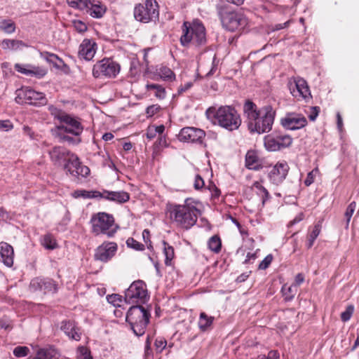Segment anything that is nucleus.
Here are the masks:
<instances>
[{
    "label": "nucleus",
    "instance_id": "obj_59",
    "mask_svg": "<svg viewBox=\"0 0 359 359\" xmlns=\"http://www.w3.org/2000/svg\"><path fill=\"white\" fill-rule=\"evenodd\" d=\"M142 237H143L144 241L146 243H149V245H147V248L149 249H151L152 248V245H151V242L150 241V232L148 229H144L142 231Z\"/></svg>",
    "mask_w": 359,
    "mask_h": 359
},
{
    "label": "nucleus",
    "instance_id": "obj_16",
    "mask_svg": "<svg viewBox=\"0 0 359 359\" xmlns=\"http://www.w3.org/2000/svg\"><path fill=\"white\" fill-rule=\"evenodd\" d=\"M118 250V245L114 242H104L95 250L94 258L102 262H107L115 255Z\"/></svg>",
    "mask_w": 359,
    "mask_h": 359
},
{
    "label": "nucleus",
    "instance_id": "obj_22",
    "mask_svg": "<svg viewBox=\"0 0 359 359\" xmlns=\"http://www.w3.org/2000/svg\"><path fill=\"white\" fill-rule=\"evenodd\" d=\"M14 69L22 74L35 76L38 79L43 77L47 74V71L45 69L29 64L22 65L17 63L15 65Z\"/></svg>",
    "mask_w": 359,
    "mask_h": 359
},
{
    "label": "nucleus",
    "instance_id": "obj_2",
    "mask_svg": "<svg viewBox=\"0 0 359 359\" xmlns=\"http://www.w3.org/2000/svg\"><path fill=\"white\" fill-rule=\"evenodd\" d=\"M185 201L184 204H168L167 214L171 222L184 229H189L197 222L200 210L194 205Z\"/></svg>",
    "mask_w": 359,
    "mask_h": 359
},
{
    "label": "nucleus",
    "instance_id": "obj_20",
    "mask_svg": "<svg viewBox=\"0 0 359 359\" xmlns=\"http://www.w3.org/2000/svg\"><path fill=\"white\" fill-rule=\"evenodd\" d=\"M97 43L93 39H85L79 48L78 55L79 58L87 61L91 60L96 53Z\"/></svg>",
    "mask_w": 359,
    "mask_h": 359
},
{
    "label": "nucleus",
    "instance_id": "obj_50",
    "mask_svg": "<svg viewBox=\"0 0 359 359\" xmlns=\"http://www.w3.org/2000/svg\"><path fill=\"white\" fill-rule=\"evenodd\" d=\"M64 133H59L60 137L62 140L67 142L68 143L76 144L81 142V139L78 137H72L68 135L63 134Z\"/></svg>",
    "mask_w": 359,
    "mask_h": 359
},
{
    "label": "nucleus",
    "instance_id": "obj_27",
    "mask_svg": "<svg viewBox=\"0 0 359 359\" xmlns=\"http://www.w3.org/2000/svg\"><path fill=\"white\" fill-rule=\"evenodd\" d=\"M40 56L46 60L48 63L53 65V66L57 69L64 70L65 69L68 68V66L65 62L54 53L43 51L40 53Z\"/></svg>",
    "mask_w": 359,
    "mask_h": 359
},
{
    "label": "nucleus",
    "instance_id": "obj_48",
    "mask_svg": "<svg viewBox=\"0 0 359 359\" xmlns=\"http://www.w3.org/2000/svg\"><path fill=\"white\" fill-rule=\"evenodd\" d=\"M318 172H319L318 168H316L307 174L306 178L304 180V184L306 187H309L312 183H313L315 177H316V175L318 173Z\"/></svg>",
    "mask_w": 359,
    "mask_h": 359
},
{
    "label": "nucleus",
    "instance_id": "obj_61",
    "mask_svg": "<svg viewBox=\"0 0 359 359\" xmlns=\"http://www.w3.org/2000/svg\"><path fill=\"white\" fill-rule=\"evenodd\" d=\"M208 189L211 192L213 197H218L220 194V190L215 186V184L211 183L208 186Z\"/></svg>",
    "mask_w": 359,
    "mask_h": 359
},
{
    "label": "nucleus",
    "instance_id": "obj_6",
    "mask_svg": "<svg viewBox=\"0 0 359 359\" xmlns=\"http://www.w3.org/2000/svg\"><path fill=\"white\" fill-rule=\"evenodd\" d=\"M92 232L98 236L106 234L109 238L114 236L118 226L114 224L112 215L105 212H98L93 215L90 219Z\"/></svg>",
    "mask_w": 359,
    "mask_h": 359
},
{
    "label": "nucleus",
    "instance_id": "obj_31",
    "mask_svg": "<svg viewBox=\"0 0 359 359\" xmlns=\"http://www.w3.org/2000/svg\"><path fill=\"white\" fill-rule=\"evenodd\" d=\"M1 45L4 50H10L13 51L21 50L22 48L28 46L24 41L21 40L8 39H4L1 41Z\"/></svg>",
    "mask_w": 359,
    "mask_h": 359
},
{
    "label": "nucleus",
    "instance_id": "obj_30",
    "mask_svg": "<svg viewBox=\"0 0 359 359\" xmlns=\"http://www.w3.org/2000/svg\"><path fill=\"white\" fill-rule=\"evenodd\" d=\"M245 166L250 170H258L261 168L259 157L257 152L250 150L245 155Z\"/></svg>",
    "mask_w": 359,
    "mask_h": 359
},
{
    "label": "nucleus",
    "instance_id": "obj_58",
    "mask_svg": "<svg viewBox=\"0 0 359 359\" xmlns=\"http://www.w3.org/2000/svg\"><path fill=\"white\" fill-rule=\"evenodd\" d=\"M311 113L309 116V118L311 121H314L317 116H318V114L320 112V107H312L311 108Z\"/></svg>",
    "mask_w": 359,
    "mask_h": 359
},
{
    "label": "nucleus",
    "instance_id": "obj_51",
    "mask_svg": "<svg viewBox=\"0 0 359 359\" xmlns=\"http://www.w3.org/2000/svg\"><path fill=\"white\" fill-rule=\"evenodd\" d=\"M353 306L350 305L347 306L346 311L341 313V319L343 322H346L350 320L353 314Z\"/></svg>",
    "mask_w": 359,
    "mask_h": 359
},
{
    "label": "nucleus",
    "instance_id": "obj_37",
    "mask_svg": "<svg viewBox=\"0 0 359 359\" xmlns=\"http://www.w3.org/2000/svg\"><path fill=\"white\" fill-rule=\"evenodd\" d=\"M163 252L165 256V264L170 266L171 264V261L175 256L174 248L165 241H163Z\"/></svg>",
    "mask_w": 359,
    "mask_h": 359
},
{
    "label": "nucleus",
    "instance_id": "obj_9",
    "mask_svg": "<svg viewBox=\"0 0 359 359\" xmlns=\"http://www.w3.org/2000/svg\"><path fill=\"white\" fill-rule=\"evenodd\" d=\"M158 5L156 0H145L144 4L135 6V18L141 22L147 23L158 19Z\"/></svg>",
    "mask_w": 359,
    "mask_h": 359
},
{
    "label": "nucleus",
    "instance_id": "obj_26",
    "mask_svg": "<svg viewBox=\"0 0 359 359\" xmlns=\"http://www.w3.org/2000/svg\"><path fill=\"white\" fill-rule=\"evenodd\" d=\"M106 11L107 7L100 0H90L86 9L87 13L95 18H102Z\"/></svg>",
    "mask_w": 359,
    "mask_h": 359
},
{
    "label": "nucleus",
    "instance_id": "obj_49",
    "mask_svg": "<svg viewBox=\"0 0 359 359\" xmlns=\"http://www.w3.org/2000/svg\"><path fill=\"white\" fill-rule=\"evenodd\" d=\"M167 341L163 337H158L156 339L154 346L158 353H161L165 348Z\"/></svg>",
    "mask_w": 359,
    "mask_h": 359
},
{
    "label": "nucleus",
    "instance_id": "obj_62",
    "mask_svg": "<svg viewBox=\"0 0 359 359\" xmlns=\"http://www.w3.org/2000/svg\"><path fill=\"white\" fill-rule=\"evenodd\" d=\"M304 281V276L302 273H299L296 275L294 278V283L293 284L295 287L299 286Z\"/></svg>",
    "mask_w": 359,
    "mask_h": 359
},
{
    "label": "nucleus",
    "instance_id": "obj_40",
    "mask_svg": "<svg viewBox=\"0 0 359 359\" xmlns=\"http://www.w3.org/2000/svg\"><path fill=\"white\" fill-rule=\"evenodd\" d=\"M254 187L257 189V194L262 198V204L264 205L269 198L268 191L258 182L254 183Z\"/></svg>",
    "mask_w": 359,
    "mask_h": 359
},
{
    "label": "nucleus",
    "instance_id": "obj_46",
    "mask_svg": "<svg viewBox=\"0 0 359 359\" xmlns=\"http://www.w3.org/2000/svg\"><path fill=\"white\" fill-rule=\"evenodd\" d=\"M107 299L109 304H113L114 306H120V304L122 302V297L118 294L108 295Z\"/></svg>",
    "mask_w": 359,
    "mask_h": 359
},
{
    "label": "nucleus",
    "instance_id": "obj_12",
    "mask_svg": "<svg viewBox=\"0 0 359 359\" xmlns=\"http://www.w3.org/2000/svg\"><path fill=\"white\" fill-rule=\"evenodd\" d=\"M147 298L146 285L140 280L134 281L125 292V301L128 304L144 303Z\"/></svg>",
    "mask_w": 359,
    "mask_h": 359
},
{
    "label": "nucleus",
    "instance_id": "obj_7",
    "mask_svg": "<svg viewBox=\"0 0 359 359\" xmlns=\"http://www.w3.org/2000/svg\"><path fill=\"white\" fill-rule=\"evenodd\" d=\"M218 14L223 27L230 32L243 29L248 25V19L242 13L221 7Z\"/></svg>",
    "mask_w": 359,
    "mask_h": 359
},
{
    "label": "nucleus",
    "instance_id": "obj_18",
    "mask_svg": "<svg viewBox=\"0 0 359 359\" xmlns=\"http://www.w3.org/2000/svg\"><path fill=\"white\" fill-rule=\"evenodd\" d=\"M205 136V131L200 128L185 127L181 129L178 139L182 142L202 143Z\"/></svg>",
    "mask_w": 359,
    "mask_h": 359
},
{
    "label": "nucleus",
    "instance_id": "obj_47",
    "mask_svg": "<svg viewBox=\"0 0 359 359\" xmlns=\"http://www.w3.org/2000/svg\"><path fill=\"white\" fill-rule=\"evenodd\" d=\"M29 349L27 346H17L13 350V354L18 358H22L27 355Z\"/></svg>",
    "mask_w": 359,
    "mask_h": 359
},
{
    "label": "nucleus",
    "instance_id": "obj_3",
    "mask_svg": "<svg viewBox=\"0 0 359 359\" xmlns=\"http://www.w3.org/2000/svg\"><path fill=\"white\" fill-rule=\"evenodd\" d=\"M205 114L208 119L214 124L229 131L238 129L241 125L240 114L231 106H221L219 108L210 107L206 110Z\"/></svg>",
    "mask_w": 359,
    "mask_h": 359
},
{
    "label": "nucleus",
    "instance_id": "obj_43",
    "mask_svg": "<svg viewBox=\"0 0 359 359\" xmlns=\"http://www.w3.org/2000/svg\"><path fill=\"white\" fill-rule=\"evenodd\" d=\"M48 111L52 116H53L55 118L60 120V122L62 121L63 116L67 115V114H66L65 111L57 109L53 105H50L48 107Z\"/></svg>",
    "mask_w": 359,
    "mask_h": 359
},
{
    "label": "nucleus",
    "instance_id": "obj_63",
    "mask_svg": "<svg viewBox=\"0 0 359 359\" xmlns=\"http://www.w3.org/2000/svg\"><path fill=\"white\" fill-rule=\"evenodd\" d=\"M9 219L8 212L4 208H0V221L6 222Z\"/></svg>",
    "mask_w": 359,
    "mask_h": 359
},
{
    "label": "nucleus",
    "instance_id": "obj_39",
    "mask_svg": "<svg viewBox=\"0 0 359 359\" xmlns=\"http://www.w3.org/2000/svg\"><path fill=\"white\" fill-rule=\"evenodd\" d=\"M68 4L74 8L79 10H86L90 4V0H67Z\"/></svg>",
    "mask_w": 359,
    "mask_h": 359
},
{
    "label": "nucleus",
    "instance_id": "obj_64",
    "mask_svg": "<svg viewBox=\"0 0 359 359\" xmlns=\"http://www.w3.org/2000/svg\"><path fill=\"white\" fill-rule=\"evenodd\" d=\"M278 357L279 355L276 351H270L269 353L268 357H266L265 355H259L257 359H272V358H276V359H278Z\"/></svg>",
    "mask_w": 359,
    "mask_h": 359
},
{
    "label": "nucleus",
    "instance_id": "obj_35",
    "mask_svg": "<svg viewBox=\"0 0 359 359\" xmlns=\"http://www.w3.org/2000/svg\"><path fill=\"white\" fill-rule=\"evenodd\" d=\"M214 317L208 316L205 313L201 312L198 320L199 328L205 331L213 323Z\"/></svg>",
    "mask_w": 359,
    "mask_h": 359
},
{
    "label": "nucleus",
    "instance_id": "obj_44",
    "mask_svg": "<svg viewBox=\"0 0 359 359\" xmlns=\"http://www.w3.org/2000/svg\"><path fill=\"white\" fill-rule=\"evenodd\" d=\"M126 245L128 248L134 249L135 250L142 251L144 250V245L135 240L133 238H129L126 241Z\"/></svg>",
    "mask_w": 359,
    "mask_h": 359
},
{
    "label": "nucleus",
    "instance_id": "obj_42",
    "mask_svg": "<svg viewBox=\"0 0 359 359\" xmlns=\"http://www.w3.org/2000/svg\"><path fill=\"white\" fill-rule=\"evenodd\" d=\"M77 359H93L90 350L86 346H79L77 348Z\"/></svg>",
    "mask_w": 359,
    "mask_h": 359
},
{
    "label": "nucleus",
    "instance_id": "obj_54",
    "mask_svg": "<svg viewBox=\"0 0 359 359\" xmlns=\"http://www.w3.org/2000/svg\"><path fill=\"white\" fill-rule=\"evenodd\" d=\"M205 185L203 179L199 175H196L194 180V187L196 189H200Z\"/></svg>",
    "mask_w": 359,
    "mask_h": 359
},
{
    "label": "nucleus",
    "instance_id": "obj_24",
    "mask_svg": "<svg viewBox=\"0 0 359 359\" xmlns=\"http://www.w3.org/2000/svg\"><path fill=\"white\" fill-rule=\"evenodd\" d=\"M0 255L2 262L8 267L13 264L14 250L13 247L6 242L0 243Z\"/></svg>",
    "mask_w": 359,
    "mask_h": 359
},
{
    "label": "nucleus",
    "instance_id": "obj_57",
    "mask_svg": "<svg viewBox=\"0 0 359 359\" xmlns=\"http://www.w3.org/2000/svg\"><path fill=\"white\" fill-rule=\"evenodd\" d=\"M192 86L193 82L191 81H189L186 83L184 85H181L177 89V94L179 95H182V93L190 89L192 87Z\"/></svg>",
    "mask_w": 359,
    "mask_h": 359
},
{
    "label": "nucleus",
    "instance_id": "obj_41",
    "mask_svg": "<svg viewBox=\"0 0 359 359\" xmlns=\"http://www.w3.org/2000/svg\"><path fill=\"white\" fill-rule=\"evenodd\" d=\"M356 207V203L355 201L351 202L347 207L346 210L344 213V216L346 219L345 224V229H348L349 226V222L352 217V215L355 211Z\"/></svg>",
    "mask_w": 359,
    "mask_h": 359
},
{
    "label": "nucleus",
    "instance_id": "obj_8",
    "mask_svg": "<svg viewBox=\"0 0 359 359\" xmlns=\"http://www.w3.org/2000/svg\"><path fill=\"white\" fill-rule=\"evenodd\" d=\"M48 154L52 163L57 167H62L67 172L71 164H76L77 156L72 153L67 149L55 146L48 151Z\"/></svg>",
    "mask_w": 359,
    "mask_h": 359
},
{
    "label": "nucleus",
    "instance_id": "obj_21",
    "mask_svg": "<svg viewBox=\"0 0 359 359\" xmlns=\"http://www.w3.org/2000/svg\"><path fill=\"white\" fill-rule=\"evenodd\" d=\"M288 170L289 166L286 162H278L270 170L269 177L273 183L278 184L285 179Z\"/></svg>",
    "mask_w": 359,
    "mask_h": 359
},
{
    "label": "nucleus",
    "instance_id": "obj_34",
    "mask_svg": "<svg viewBox=\"0 0 359 359\" xmlns=\"http://www.w3.org/2000/svg\"><path fill=\"white\" fill-rule=\"evenodd\" d=\"M208 249L214 253H219L222 249V241L219 236L214 235L208 241Z\"/></svg>",
    "mask_w": 359,
    "mask_h": 359
},
{
    "label": "nucleus",
    "instance_id": "obj_52",
    "mask_svg": "<svg viewBox=\"0 0 359 359\" xmlns=\"http://www.w3.org/2000/svg\"><path fill=\"white\" fill-rule=\"evenodd\" d=\"M273 260V256L271 255H268L265 257V258L261 262L259 265V269L262 270H264L267 269L271 264Z\"/></svg>",
    "mask_w": 359,
    "mask_h": 359
},
{
    "label": "nucleus",
    "instance_id": "obj_13",
    "mask_svg": "<svg viewBox=\"0 0 359 359\" xmlns=\"http://www.w3.org/2000/svg\"><path fill=\"white\" fill-rule=\"evenodd\" d=\"M290 93L298 100L308 101L311 97V92L307 82L301 77H292L287 83Z\"/></svg>",
    "mask_w": 359,
    "mask_h": 359
},
{
    "label": "nucleus",
    "instance_id": "obj_4",
    "mask_svg": "<svg viewBox=\"0 0 359 359\" xmlns=\"http://www.w3.org/2000/svg\"><path fill=\"white\" fill-rule=\"evenodd\" d=\"M182 31L180 43L183 46L192 44L198 47L206 43L205 28L199 20H195L191 23L184 22Z\"/></svg>",
    "mask_w": 359,
    "mask_h": 359
},
{
    "label": "nucleus",
    "instance_id": "obj_45",
    "mask_svg": "<svg viewBox=\"0 0 359 359\" xmlns=\"http://www.w3.org/2000/svg\"><path fill=\"white\" fill-rule=\"evenodd\" d=\"M297 289V287H295L293 284L287 288L285 286H283L282 290L283 294L285 296V299L291 300L294 297Z\"/></svg>",
    "mask_w": 359,
    "mask_h": 359
},
{
    "label": "nucleus",
    "instance_id": "obj_29",
    "mask_svg": "<svg viewBox=\"0 0 359 359\" xmlns=\"http://www.w3.org/2000/svg\"><path fill=\"white\" fill-rule=\"evenodd\" d=\"M76 164H71L69 170L67 173H69L74 177L81 176L83 177H87L90 174V169L86 165H81L79 157L77 156Z\"/></svg>",
    "mask_w": 359,
    "mask_h": 359
},
{
    "label": "nucleus",
    "instance_id": "obj_32",
    "mask_svg": "<svg viewBox=\"0 0 359 359\" xmlns=\"http://www.w3.org/2000/svg\"><path fill=\"white\" fill-rule=\"evenodd\" d=\"M72 196L75 198H100V196H101V192L98 191H87L84 189H77L72 194Z\"/></svg>",
    "mask_w": 359,
    "mask_h": 359
},
{
    "label": "nucleus",
    "instance_id": "obj_10",
    "mask_svg": "<svg viewBox=\"0 0 359 359\" xmlns=\"http://www.w3.org/2000/svg\"><path fill=\"white\" fill-rule=\"evenodd\" d=\"M15 102L20 104H27L35 106L46 104L47 99L41 92H37L27 87H22L15 92Z\"/></svg>",
    "mask_w": 359,
    "mask_h": 359
},
{
    "label": "nucleus",
    "instance_id": "obj_56",
    "mask_svg": "<svg viewBox=\"0 0 359 359\" xmlns=\"http://www.w3.org/2000/svg\"><path fill=\"white\" fill-rule=\"evenodd\" d=\"M12 128L13 125L10 121H0V130L8 131Z\"/></svg>",
    "mask_w": 359,
    "mask_h": 359
},
{
    "label": "nucleus",
    "instance_id": "obj_14",
    "mask_svg": "<svg viewBox=\"0 0 359 359\" xmlns=\"http://www.w3.org/2000/svg\"><path fill=\"white\" fill-rule=\"evenodd\" d=\"M292 138L287 135H276L275 137L268 135L264 137V147L266 150L276 151L287 148L292 144Z\"/></svg>",
    "mask_w": 359,
    "mask_h": 359
},
{
    "label": "nucleus",
    "instance_id": "obj_33",
    "mask_svg": "<svg viewBox=\"0 0 359 359\" xmlns=\"http://www.w3.org/2000/svg\"><path fill=\"white\" fill-rule=\"evenodd\" d=\"M146 89L147 91L154 90V96L159 100H163L166 96L165 89L161 85L157 83H147L146 85Z\"/></svg>",
    "mask_w": 359,
    "mask_h": 359
},
{
    "label": "nucleus",
    "instance_id": "obj_15",
    "mask_svg": "<svg viewBox=\"0 0 359 359\" xmlns=\"http://www.w3.org/2000/svg\"><path fill=\"white\" fill-rule=\"evenodd\" d=\"M57 128L59 133H69L76 137H79L83 130L81 123L69 114L63 116L61 124Z\"/></svg>",
    "mask_w": 359,
    "mask_h": 359
},
{
    "label": "nucleus",
    "instance_id": "obj_28",
    "mask_svg": "<svg viewBox=\"0 0 359 359\" xmlns=\"http://www.w3.org/2000/svg\"><path fill=\"white\" fill-rule=\"evenodd\" d=\"M151 78L153 80L161 79L165 81H172L175 79V74L169 67L161 66L156 68L155 73Z\"/></svg>",
    "mask_w": 359,
    "mask_h": 359
},
{
    "label": "nucleus",
    "instance_id": "obj_36",
    "mask_svg": "<svg viewBox=\"0 0 359 359\" xmlns=\"http://www.w3.org/2000/svg\"><path fill=\"white\" fill-rule=\"evenodd\" d=\"M15 24L12 20H2L0 21V31L6 34H13L15 32Z\"/></svg>",
    "mask_w": 359,
    "mask_h": 359
},
{
    "label": "nucleus",
    "instance_id": "obj_11",
    "mask_svg": "<svg viewBox=\"0 0 359 359\" xmlns=\"http://www.w3.org/2000/svg\"><path fill=\"white\" fill-rule=\"evenodd\" d=\"M119 72V64L111 58H104L97 62L93 68V75L95 78H114Z\"/></svg>",
    "mask_w": 359,
    "mask_h": 359
},
{
    "label": "nucleus",
    "instance_id": "obj_23",
    "mask_svg": "<svg viewBox=\"0 0 359 359\" xmlns=\"http://www.w3.org/2000/svg\"><path fill=\"white\" fill-rule=\"evenodd\" d=\"M60 329L70 339L75 341L81 340L82 333L81 329L74 321L63 320Z\"/></svg>",
    "mask_w": 359,
    "mask_h": 359
},
{
    "label": "nucleus",
    "instance_id": "obj_55",
    "mask_svg": "<svg viewBox=\"0 0 359 359\" xmlns=\"http://www.w3.org/2000/svg\"><path fill=\"white\" fill-rule=\"evenodd\" d=\"M160 109H161V107L159 105L154 104V105L149 106L147 108L146 112L149 116H154L155 114H156L160 110Z\"/></svg>",
    "mask_w": 359,
    "mask_h": 359
},
{
    "label": "nucleus",
    "instance_id": "obj_19",
    "mask_svg": "<svg viewBox=\"0 0 359 359\" xmlns=\"http://www.w3.org/2000/svg\"><path fill=\"white\" fill-rule=\"evenodd\" d=\"M30 289L33 291H41L44 294L55 293L57 291V287L55 282L51 279H45L41 278H36L32 280Z\"/></svg>",
    "mask_w": 359,
    "mask_h": 359
},
{
    "label": "nucleus",
    "instance_id": "obj_53",
    "mask_svg": "<svg viewBox=\"0 0 359 359\" xmlns=\"http://www.w3.org/2000/svg\"><path fill=\"white\" fill-rule=\"evenodd\" d=\"M73 25L74 29L80 33L84 32L87 30L86 25L81 20L73 21Z\"/></svg>",
    "mask_w": 359,
    "mask_h": 359
},
{
    "label": "nucleus",
    "instance_id": "obj_60",
    "mask_svg": "<svg viewBox=\"0 0 359 359\" xmlns=\"http://www.w3.org/2000/svg\"><path fill=\"white\" fill-rule=\"evenodd\" d=\"M320 231H321V225L319 223H318V224H315L313 230L309 233V235L311 236V237H314L315 238H317V237L319 236V234L320 233Z\"/></svg>",
    "mask_w": 359,
    "mask_h": 359
},
{
    "label": "nucleus",
    "instance_id": "obj_1",
    "mask_svg": "<svg viewBox=\"0 0 359 359\" xmlns=\"http://www.w3.org/2000/svg\"><path fill=\"white\" fill-rule=\"evenodd\" d=\"M248 128L251 133H269L271 130L276 116V111L267 104L258 109L251 100H246L243 105Z\"/></svg>",
    "mask_w": 359,
    "mask_h": 359
},
{
    "label": "nucleus",
    "instance_id": "obj_5",
    "mask_svg": "<svg viewBox=\"0 0 359 359\" xmlns=\"http://www.w3.org/2000/svg\"><path fill=\"white\" fill-rule=\"evenodd\" d=\"M150 313L141 305L132 306L127 312L126 322L137 336H142L149 323Z\"/></svg>",
    "mask_w": 359,
    "mask_h": 359
},
{
    "label": "nucleus",
    "instance_id": "obj_25",
    "mask_svg": "<svg viewBox=\"0 0 359 359\" xmlns=\"http://www.w3.org/2000/svg\"><path fill=\"white\" fill-rule=\"evenodd\" d=\"M100 198L119 203H123L130 199V195L128 192L123 191H111L104 190L103 192H101Z\"/></svg>",
    "mask_w": 359,
    "mask_h": 359
},
{
    "label": "nucleus",
    "instance_id": "obj_17",
    "mask_svg": "<svg viewBox=\"0 0 359 359\" xmlns=\"http://www.w3.org/2000/svg\"><path fill=\"white\" fill-rule=\"evenodd\" d=\"M280 123L285 129L294 130L305 127L307 124V120L302 114L289 113L281 118Z\"/></svg>",
    "mask_w": 359,
    "mask_h": 359
},
{
    "label": "nucleus",
    "instance_id": "obj_38",
    "mask_svg": "<svg viewBox=\"0 0 359 359\" xmlns=\"http://www.w3.org/2000/svg\"><path fill=\"white\" fill-rule=\"evenodd\" d=\"M42 245L45 248L48 250H54L57 248V243L55 239L50 234H46L43 236Z\"/></svg>",
    "mask_w": 359,
    "mask_h": 359
}]
</instances>
